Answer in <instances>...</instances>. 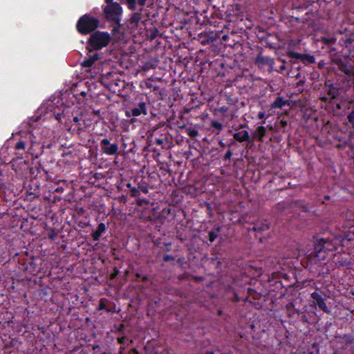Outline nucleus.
I'll return each mask as SVG.
<instances>
[{
	"label": "nucleus",
	"instance_id": "6",
	"mask_svg": "<svg viewBox=\"0 0 354 354\" xmlns=\"http://www.w3.org/2000/svg\"><path fill=\"white\" fill-rule=\"evenodd\" d=\"M101 149L102 152L109 156H113L118 153V145L117 143H111L106 138L101 140Z\"/></svg>",
	"mask_w": 354,
	"mask_h": 354
},
{
	"label": "nucleus",
	"instance_id": "20",
	"mask_svg": "<svg viewBox=\"0 0 354 354\" xmlns=\"http://www.w3.org/2000/svg\"><path fill=\"white\" fill-rule=\"evenodd\" d=\"M26 143L20 138L19 141L15 145V149L16 151H25L26 149Z\"/></svg>",
	"mask_w": 354,
	"mask_h": 354
},
{
	"label": "nucleus",
	"instance_id": "5",
	"mask_svg": "<svg viewBox=\"0 0 354 354\" xmlns=\"http://www.w3.org/2000/svg\"><path fill=\"white\" fill-rule=\"evenodd\" d=\"M122 12V8L118 3H113L110 5H106L104 8V14L105 17L116 24H119L120 17Z\"/></svg>",
	"mask_w": 354,
	"mask_h": 354
},
{
	"label": "nucleus",
	"instance_id": "22",
	"mask_svg": "<svg viewBox=\"0 0 354 354\" xmlns=\"http://www.w3.org/2000/svg\"><path fill=\"white\" fill-rule=\"evenodd\" d=\"M127 187L131 189V194L133 196H137L139 194V190L136 187H131V184H127Z\"/></svg>",
	"mask_w": 354,
	"mask_h": 354
},
{
	"label": "nucleus",
	"instance_id": "4",
	"mask_svg": "<svg viewBox=\"0 0 354 354\" xmlns=\"http://www.w3.org/2000/svg\"><path fill=\"white\" fill-rule=\"evenodd\" d=\"M99 19L89 15L81 17L77 22V29L82 35H87L95 30L99 26Z\"/></svg>",
	"mask_w": 354,
	"mask_h": 354
},
{
	"label": "nucleus",
	"instance_id": "19",
	"mask_svg": "<svg viewBox=\"0 0 354 354\" xmlns=\"http://www.w3.org/2000/svg\"><path fill=\"white\" fill-rule=\"evenodd\" d=\"M211 127L214 128L213 131L216 132V134H219L223 128L222 124L216 120L211 122Z\"/></svg>",
	"mask_w": 354,
	"mask_h": 354
},
{
	"label": "nucleus",
	"instance_id": "38",
	"mask_svg": "<svg viewBox=\"0 0 354 354\" xmlns=\"http://www.w3.org/2000/svg\"><path fill=\"white\" fill-rule=\"evenodd\" d=\"M285 69H286V66H285V64H283V65H281V66H280V68H279V71H283V70H285Z\"/></svg>",
	"mask_w": 354,
	"mask_h": 354
},
{
	"label": "nucleus",
	"instance_id": "30",
	"mask_svg": "<svg viewBox=\"0 0 354 354\" xmlns=\"http://www.w3.org/2000/svg\"><path fill=\"white\" fill-rule=\"evenodd\" d=\"M221 112L225 113L228 111V107L225 106H223L220 108Z\"/></svg>",
	"mask_w": 354,
	"mask_h": 354
},
{
	"label": "nucleus",
	"instance_id": "14",
	"mask_svg": "<svg viewBox=\"0 0 354 354\" xmlns=\"http://www.w3.org/2000/svg\"><path fill=\"white\" fill-rule=\"evenodd\" d=\"M233 138L239 142H250V137L249 133L246 130H241L235 132L233 134Z\"/></svg>",
	"mask_w": 354,
	"mask_h": 354
},
{
	"label": "nucleus",
	"instance_id": "23",
	"mask_svg": "<svg viewBox=\"0 0 354 354\" xmlns=\"http://www.w3.org/2000/svg\"><path fill=\"white\" fill-rule=\"evenodd\" d=\"M348 120L354 129V110L348 115Z\"/></svg>",
	"mask_w": 354,
	"mask_h": 354
},
{
	"label": "nucleus",
	"instance_id": "7",
	"mask_svg": "<svg viewBox=\"0 0 354 354\" xmlns=\"http://www.w3.org/2000/svg\"><path fill=\"white\" fill-rule=\"evenodd\" d=\"M147 114V109L146 106V103L145 102H140L138 103V105L136 107H133L131 109L130 111H127V116L129 117L131 115L135 117L139 116L140 115H146Z\"/></svg>",
	"mask_w": 354,
	"mask_h": 354
},
{
	"label": "nucleus",
	"instance_id": "40",
	"mask_svg": "<svg viewBox=\"0 0 354 354\" xmlns=\"http://www.w3.org/2000/svg\"><path fill=\"white\" fill-rule=\"evenodd\" d=\"M142 191L144 193H147L148 189H147L146 187H142Z\"/></svg>",
	"mask_w": 354,
	"mask_h": 354
},
{
	"label": "nucleus",
	"instance_id": "26",
	"mask_svg": "<svg viewBox=\"0 0 354 354\" xmlns=\"http://www.w3.org/2000/svg\"><path fill=\"white\" fill-rule=\"evenodd\" d=\"M174 258L172 255L170 254H166L163 257V261L165 262L173 260Z\"/></svg>",
	"mask_w": 354,
	"mask_h": 354
},
{
	"label": "nucleus",
	"instance_id": "3",
	"mask_svg": "<svg viewBox=\"0 0 354 354\" xmlns=\"http://www.w3.org/2000/svg\"><path fill=\"white\" fill-rule=\"evenodd\" d=\"M111 35L107 32L97 31L93 33L88 39L87 49L90 51L98 50L109 45Z\"/></svg>",
	"mask_w": 354,
	"mask_h": 354
},
{
	"label": "nucleus",
	"instance_id": "18",
	"mask_svg": "<svg viewBox=\"0 0 354 354\" xmlns=\"http://www.w3.org/2000/svg\"><path fill=\"white\" fill-rule=\"evenodd\" d=\"M106 230V225L104 223H100L97 228L95 231L93 232L91 234V236L94 241H99L101 235L102 233H104Z\"/></svg>",
	"mask_w": 354,
	"mask_h": 354
},
{
	"label": "nucleus",
	"instance_id": "11",
	"mask_svg": "<svg viewBox=\"0 0 354 354\" xmlns=\"http://www.w3.org/2000/svg\"><path fill=\"white\" fill-rule=\"evenodd\" d=\"M325 89L327 95L331 100L336 99L339 95V88L329 82H326Z\"/></svg>",
	"mask_w": 354,
	"mask_h": 354
},
{
	"label": "nucleus",
	"instance_id": "16",
	"mask_svg": "<svg viewBox=\"0 0 354 354\" xmlns=\"http://www.w3.org/2000/svg\"><path fill=\"white\" fill-rule=\"evenodd\" d=\"M99 59V54L93 53L90 54L88 57L82 62V66L84 68H89Z\"/></svg>",
	"mask_w": 354,
	"mask_h": 354
},
{
	"label": "nucleus",
	"instance_id": "31",
	"mask_svg": "<svg viewBox=\"0 0 354 354\" xmlns=\"http://www.w3.org/2000/svg\"><path fill=\"white\" fill-rule=\"evenodd\" d=\"M320 100L323 102H328L330 99L329 96L323 95V96L320 97Z\"/></svg>",
	"mask_w": 354,
	"mask_h": 354
},
{
	"label": "nucleus",
	"instance_id": "37",
	"mask_svg": "<svg viewBox=\"0 0 354 354\" xmlns=\"http://www.w3.org/2000/svg\"><path fill=\"white\" fill-rule=\"evenodd\" d=\"M105 308V304L104 303H100L99 305V309H104Z\"/></svg>",
	"mask_w": 354,
	"mask_h": 354
},
{
	"label": "nucleus",
	"instance_id": "10",
	"mask_svg": "<svg viewBox=\"0 0 354 354\" xmlns=\"http://www.w3.org/2000/svg\"><path fill=\"white\" fill-rule=\"evenodd\" d=\"M311 297L316 302V304L318 307L325 313H329L330 310L328 308L324 299L317 292H313L311 293Z\"/></svg>",
	"mask_w": 354,
	"mask_h": 354
},
{
	"label": "nucleus",
	"instance_id": "36",
	"mask_svg": "<svg viewBox=\"0 0 354 354\" xmlns=\"http://www.w3.org/2000/svg\"><path fill=\"white\" fill-rule=\"evenodd\" d=\"M281 127H285L287 125V122L286 120H281L280 122Z\"/></svg>",
	"mask_w": 354,
	"mask_h": 354
},
{
	"label": "nucleus",
	"instance_id": "21",
	"mask_svg": "<svg viewBox=\"0 0 354 354\" xmlns=\"http://www.w3.org/2000/svg\"><path fill=\"white\" fill-rule=\"evenodd\" d=\"M186 133L191 138H195L198 135V130L192 127H187L186 129Z\"/></svg>",
	"mask_w": 354,
	"mask_h": 354
},
{
	"label": "nucleus",
	"instance_id": "1",
	"mask_svg": "<svg viewBox=\"0 0 354 354\" xmlns=\"http://www.w3.org/2000/svg\"><path fill=\"white\" fill-rule=\"evenodd\" d=\"M339 245L347 249L354 248V233L351 232L344 236L321 238L315 243L314 252L318 260H324L328 252L333 251Z\"/></svg>",
	"mask_w": 354,
	"mask_h": 354
},
{
	"label": "nucleus",
	"instance_id": "44",
	"mask_svg": "<svg viewBox=\"0 0 354 354\" xmlns=\"http://www.w3.org/2000/svg\"><path fill=\"white\" fill-rule=\"evenodd\" d=\"M245 126V125H244V124H241V125H240V128H243V127H244Z\"/></svg>",
	"mask_w": 354,
	"mask_h": 354
},
{
	"label": "nucleus",
	"instance_id": "13",
	"mask_svg": "<svg viewBox=\"0 0 354 354\" xmlns=\"http://www.w3.org/2000/svg\"><path fill=\"white\" fill-rule=\"evenodd\" d=\"M73 122L78 131H84L85 128L88 126V124H86L84 115L82 113H80L77 116H74Z\"/></svg>",
	"mask_w": 354,
	"mask_h": 354
},
{
	"label": "nucleus",
	"instance_id": "43",
	"mask_svg": "<svg viewBox=\"0 0 354 354\" xmlns=\"http://www.w3.org/2000/svg\"><path fill=\"white\" fill-rule=\"evenodd\" d=\"M220 145H221V146H223V147L225 145H224V143H223V142H220Z\"/></svg>",
	"mask_w": 354,
	"mask_h": 354
},
{
	"label": "nucleus",
	"instance_id": "45",
	"mask_svg": "<svg viewBox=\"0 0 354 354\" xmlns=\"http://www.w3.org/2000/svg\"><path fill=\"white\" fill-rule=\"evenodd\" d=\"M83 354H86L85 353H84Z\"/></svg>",
	"mask_w": 354,
	"mask_h": 354
},
{
	"label": "nucleus",
	"instance_id": "27",
	"mask_svg": "<svg viewBox=\"0 0 354 354\" xmlns=\"http://www.w3.org/2000/svg\"><path fill=\"white\" fill-rule=\"evenodd\" d=\"M119 344H125L127 342V338L124 336L120 337L118 339Z\"/></svg>",
	"mask_w": 354,
	"mask_h": 354
},
{
	"label": "nucleus",
	"instance_id": "12",
	"mask_svg": "<svg viewBox=\"0 0 354 354\" xmlns=\"http://www.w3.org/2000/svg\"><path fill=\"white\" fill-rule=\"evenodd\" d=\"M270 227V223L267 220L259 221L254 224L252 228H249L248 231H253L257 232H263Z\"/></svg>",
	"mask_w": 354,
	"mask_h": 354
},
{
	"label": "nucleus",
	"instance_id": "29",
	"mask_svg": "<svg viewBox=\"0 0 354 354\" xmlns=\"http://www.w3.org/2000/svg\"><path fill=\"white\" fill-rule=\"evenodd\" d=\"M266 113L264 111H260L258 113V118L263 119L265 118Z\"/></svg>",
	"mask_w": 354,
	"mask_h": 354
},
{
	"label": "nucleus",
	"instance_id": "15",
	"mask_svg": "<svg viewBox=\"0 0 354 354\" xmlns=\"http://www.w3.org/2000/svg\"><path fill=\"white\" fill-rule=\"evenodd\" d=\"M267 132L266 128L263 126H259L252 132V136L254 139H257L260 142L263 141V138Z\"/></svg>",
	"mask_w": 354,
	"mask_h": 354
},
{
	"label": "nucleus",
	"instance_id": "42",
	"mask_svg": "<svg viewBox=\"0 0 354 354\" xmlns=\"http://www.w3.org/2000/svg\"><path fill=\"white\" fill-rule=\"evenodd\" d=\"M227 35H223V39H227Z\"/></svg>",
	"mask_w": 354,
	"mask_h": 354
},
{
	"label": "nucleus",
	"instance_id": "41",
	"mask_svg": "<svg viewBox=\"0 0 354 354\" xmlns=\"http://www.w3.org/2000/svg\"><path fill=\"white\" fill-rule=\"evenodd\" d=\"M162 142V140H160V139H158V140H156V143H158V144H159V145H160V144H161Z\"/></svg>",
	"mask_w": 354,
	"mask_h": 354
},
{
	"label": "nucleus",
	"instance_id": "34",
	"mask_svg": "<svg viewBox=\"0 0 354 354\" xmlns=\"http://www.w3.org/2000/svg\"><path fill=\"white\" fill-rule=\"evenodd\" d=\"M308 61L310 62V63H314L315 62V57H313V56H308Z\"/></svg>",
	"mask_w": 354,
	"mask_h": 354
},
{
	"label": "nucleus",
	"instance_id": "32",
	"mask_svg": "<svg viewBox=\"0 0 354 354\" xmlns=\"http://www.w3.org/2000/svg\"><path fill=\"white\" fill-rule=\"evenodd\" d=\"M339 265L342 266H347L350 265V262L347 261H339Z\"/></svg>",
	"mask_w": 354,
	"mask_h": 354
},
{
	"label": "nucleus",
	"instance_id": "35",
	"mask_svg": "<svg viewBox=\"0 0 354 354\" xmlns=\"http://www.w3.org/2000/svg\"><path fill=\"white\" fill-rule=\"evenodd\" d=\"M145 85H146V87L148 88H151L153 87V84L150 82H146Z\"/></svg>",
	"mask_w": 354,
	"mask_h": 354
},
{
	"label": "nucleus",
	"instance_id": "28",
	"mask_svg": "<svg viewBox=\"0 0 354 354\" xmlns=\"http://www.w3.org/2000/svg\"><path fill=\"white\" fill-rule=\"evenodd\" d=\"M232 156V151H231V150H228V151L226 152V153H225V156H224V159H225V160H230V159L231 158Z\"/></svg>",
	"mask_w": 354,
	"mask_h": 354
},
{
	"label": "nucleus",
	"instance_id": "17",
	"mask_svg": "<svg viewBox=\"0 0 354 354\" xmlns=\"http://www.w3.org/2000/svg\"><path fill=\"white\" fill-rule=\"evenodd\" d=\"M290 101L285 100L281 96H278L273 102L271 104L272 109H281L284 106H289Z\"/></svg>",
	"mask_w": 354,
	"mask_h": 354
},
{
	"label": "nucleus",
	"instance_id": "39",
	"mask_svg": "<svg viewBox=\"0 0 354 354\" xmlns=\"http://www.w3.org/2000/svg\"><path fill=\"white\" fill-rule=\"evenodd\" d=\"M113 0H105V2L106 3L107 5H110L111 3H113Z\"/></svg>",
	"mask_w": 354,
	"mask_h": 354
},
{
	"label": "nucleus",
	"instance_id": "33",
	"mask_svg": "<svg viewBox=\"0 0 354 354\" xmlns=\"http://www.w3.org/2000/svg\"><path fill=\"white\" fill-rule=\"evenodd\" d=\"M146 0H138V3L142 7L145 6Z\"/></svg>",
	"mask_w": 354,
	"mask_h": 354
},
{
	"label": "nucleus",
	"instance_id": "9",
	"mask_svg": "<svg viewBox=\"0 0 354 354\" xmlns=\"http://www.w3.org/2000/svg\"><path fill=\"white\" fill-rule=\"evenodd\" d=\"M142 8L139 12H133L129 20L128 26L131 30H135L138 28L140 22L142 20Z\"/></svg>",
	"mask_w": 354,
	"mask_h": 354
},
{
	"label": "nucleus",
	"instance_id": "24",
	"mask_svg": "<svg viewBox=\"0 0 354 354\" xmlns=\"http://www.w3.org/2000/svg\"><path fill=\"white\" fill-rule=\"evenodd\" d=\"M128 3V7L130 10H134L136 8V0H127Z\"/></svg>",
	"mask_w": 354,
	"mask_h": 354
},
{
	"label": "nucleus",
	"instance_id": "25",
	"mask_svg": "<svg viewBox=\"0 0 354 354\" xmlns=\"http://www.w3.org/2000/svg\"><path fill=\"white\" fill-rule=\"evenodd\" d=\"M217 234L213 231H211L208 234L209 241L212 243L217 237Z\"/></svg>",
	"mask_w": 354,
	"mask_h": 354
},
{
	"label": "nucleus",
	"instance_id": "8",
	"mask_svg": "<svg viewBox=\"0 0 354 354\" xmlns=\"http://www.w3.org/2000/svg\"><path fill=\"white\" fill-rule=\"evenodd\" d=\"M256 62L261 67H264L265 66H268L269 68V71L272 72L273 71V66L274 64V59L269 56H264L259 55L256 58Z\"/></svg>",
	"mask_w": 354,
	"mask_h": 354
},
{
	"label": "nucleus",
	"instance_id": "2",
	"mask_svg": "<svg viewBox=\"0 0 354 354\" xmlns=\"http://www.w3.org/2000/svg\"><path fill=\"white\" fill-rule=\"evenodd\" d=\"M48 133V131L46 129H35L31 131H21L20 138L26 143V147L29 146L28 152L34 156L37 153V149H39L41 153L45 146L48 148L50 147V144L46 145L44 140V136Z\"/></svg>",
	"mask_w": 354,
	"mask_h": 354
}]
</instances>
